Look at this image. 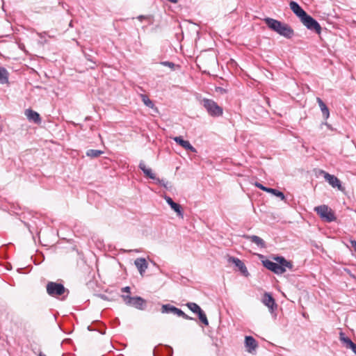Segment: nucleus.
I'll return each instance as SVG.
<instances>
[{"label":"nucleus","instance_id":"b1692460","mask_svg":"<svg viewBox=\"0 0 356 356\" xmlns=\"http://www.w3.org/2000/svg\"><path fill=\"white\" fill-rule=\"evenodd\" d=\"M9 73L8 70L3 67H0V83L5 84L8 83Z\"/></svg>","mask_w":356,"mask_h":356},{"label":"nucleus","instance_id":"9d476101","mask_svg":"<svg viewBox=\"0 0 356 356\" xmlns=\"http://www.w3.org/2000/svg\"><path fill=\"white\" fill-rule=\"evenodd\" d=\"M259 257L260 259H264V256L263 254H259ZM261 263L263 266L266 268L268 270L273 272L277 275H280V271H281V266L277 264L276 262H273L269 259H261Z\"/></svg>","mask_w":356,"mask_h":356},{"label":"nucleus","instance_id":"aec40b11","mask_svg":"<svg viewBox=\"0 0 356 356\" xmlns=\"http://www.w3.org/2000/svg\"><path fill=\"white\" fill-rule=\"evenodd\" d=\"M25 114L29 121L33 122L35 124L41 123L42 120L38 112L29 108L26 110Z\"/></svg>","mask_w":356,"mask_h":356},{"label":"nucleus","instance_id":"6ab92c4d","mask_svg":"<svg viewBox=\"0 0 356 356\" xmlns=\"http://www.w3.org/2000/svg\"><path fill=\"white\" fill-rule=\"evenodd\" d=\"M289 6L293 13L300 19L307 13L302 8L294 1H291Z\"/></svg>","mask_w":356,"mask_h":356},{"label":"nucleus","instance_id":"c85d7f7f","mask_svg":"<svg viewBox=\"0 0 356 356\" xmlns=\"http://www.w3.org/2000/svg\"><path fill=\"white\" fill-rule=\"evenodd\" d=\"M141 99L146 106L151 108H154V104L152 102V101L148 97L147 95H141Z\"/></svg>","mask_w":356,"mask_h":356},{"label":"nucleus","instance_id":"20e7f679","mask_svg":"<svg viewBox=\"0 0 356 356\" xmlns=\"http://www.w3.org/2000/svg\"><path fill=\"white\" fill-rule=\"evenodd\" d=\"M314 211L322 220L327 222L335 221L337 219L333 211L327 205L323 204L316 207L314 208Z\"/></svg>","mask_w":356,"mask_h":356},{"label":"nucleus","instance_id":"ddd939ff","mask_svg":"<svg viewBox=\"0 0 356 356\" xmlns=\"http://www.w3.org/2000/svg\"><path fill=\"white\" fill-rule=\"evenodd\" d=\"M324 174L325 179L333 187L337 188L339 190L342 191L343 189L341 184V181L334 175H330L328 172L322 171Z\"/></svg>","mask_w":356,"mask_h":356},{"label":"nucleus","instance_id":"f8f14e48","mask_svg":"<svg viewBox=\"0 0 356 356\" xmlns=\"http://www.w3.org/2000/svg\"><path fill=\"white\" fill-rule=\"evenodd\" d=\"M173 350L170 346L159 345L156 346L153 350L154 356H172Z\"/></svg>","mask_w":356,"mask_h":356},{"label":"nucleus","instance_id":"a211bd4d","mask_svg":"<svg viewBox=\"0 0 356 356\" xmlns=\"http://www.w3.org/2000/svg\"><path fill=\"white\" fill-rule=\"evenodd\" d=\"M229 261L232 262L245 277H248L249 275V273L245 265L241 259L232 257L229 259Z\"/></svg>","mask_w":356,"mask_h":356},{"label":"nucleus","instance_id":"a878e982","mask_svg":"<svg viewBox=\"0 0 356 356\" xmlns=\"http://www.w3.org/2000/svg\"><path fill=\"white\" fill-rule=\"evenodd\" d=\"M103 153L104 152L102 150L90 149L87 150L86 154L87 156L91 158H97L102 155Z\"/></svg>","mask_w":356,"mask_h":356},{"label":"nucleus","instance_id":"7ed1b4c3","mask_svg":"<svg viewBox=\"0 0 356 356\" xmlns=\"http://www.w3.org/2000/svg\"><path fill=\"white\" fill-rule=\"evenodd\" d=\"M300 20L308 30L321 34L322 28L320 24L311 15L306 13Z\"/></svg>","mask_w":356,"mask_h":356},{"label":"nucleus","instance_id":"c9c22d12","mask_svg":"<svg viewBox=\"0 0 356 356\" xmlns=\"http://www.w3.org/2000/svg\"><path fill=\"white\" fill-rule=\"evenodd\" d=\"M99 296H100L102 299H104V300H106V299H107V298L106 297V296H105V295L101 294V295H99Z\"/></svg>","mask_w":356,"mask_h":356},{"label":"nucleus","instance_id":"bb28decb","mask_svg":"<svg viewBox=\"0 0 356 356\" xmlns=\"http://www.w3.org/2000/svg\"><path fill=\"white\" fill-rule=\"evenodd\" d=\"M281 266V271H280V275H282L286 272V268H289V270H292L293 268V263L290 261H285L284 263H282L281 265H279Z\"/></svg>","mask_w":356,"mask_h":356},{"label":"nucleus","instance_id":"6e6552de","mask_svg":"<svg viewBox=\"0 0 356 356\" xmlns=\"http://www.w3.org/2000/svg\"><path fill=\"white\" fill-rule=\"evenodd\" d=\"M138 168L143 171L146 177L151 179L155 180L156 184L165 187V188H168V182L156 177L155 174L152 172V169L147 168L143 161L140 162Z\"/></svg>","mask_w":356,"mask_h":356},{"label":"nucleus","instance_id":"f257e3e1","mask_svg":"<svg viewBox=\"0 0 356 356\" xmlns=\"http://www.w3.org/2000/svg\"><path fill=\"white\" fill-rule=\"evenodd\" d=\"M263 20L269 29L281 36L291 39L294 35L293 29L287 24L270 17H265Z\"/></svg>","mask_w":356,"mask_h":356},{"label":"nucleus","instance_id":"393cba45","mask_svg":"<svg viewBox=\"0 0 356 356\" xmlns=\"http://www.w3.org/2000/svg\"><path fill=\"white\" fill-rule=\"evenodd\" d=\"M339 340L342 343L343 346L346 348H348L350 346H352L353 341L348 337H346L345 334L341 331L339 332Z\"/></svg>","mask_w":356,"mask_h":356},{"label":"nucleus","instance_id":"0eeeda50","mask_svg":"<svg viewBox=\"0 0 356 356\" xmlns=\"http://www.w3.org/2000/svg\"><path fill=\"white\" fill-rule=\"evenodd\" d=\"M161 311L163 314L171 313L186 320L195 321V318L188 316L181 309L170 304L163 305Z\"/></svg>","mask_w":356,"mask_h":356},{"label":"nucleus","instance_id":"4be33fe9","mask_svg":"<svg viewBox=\"0 0 356 356\" xmlns=\"http://www.w3.org/2000/svg\"><path fill=\"white\" fill-rule=\"evenodd\" d=\"M243 238L250 240L252 243H255L258 247L261 248H266L265 241L258 236L256 235H243Z\"/></svg>","mask_w":356,"mask_h":356},{"label":"nucleus","instance_id":"5701e85b","mask_svg":"<svg viewBox=\"0 0 356 356\" xmlns=\"http://www.w3.org/2000/svg\"><path fill=\"white\" fill-rule=\"evenodd\" d=\"M316 101L318 104V106L321 108V111L322 112V114L325 120H327L330 116V111L326 106V104L324 103V102L320 98L317 97Z\"/></svg>","mask_w":356,"mask_h":356},{"label":"nucleus","instance_id":"9b49d317","mask_svg":"<svg viewBox=\"0 0 356 356\" xmlns=\"http://www.w3.org/2000/svg\"><path fill=\"white\" fill-rule=\"evenodd\" d=\"M261 301L263 304L269 309L271 313L276 310L277 308V305L276 304L274 298L270 293L268 292L264 293Z\"/></svg>","mask_w":356,"mask_h":356},{"label":"nucleus","instance_id":"39448f33","mask_svg":"<svg viewBox=\"0 0 356 356\" xmlns=\"http://www.w3.org/2000/svg\"><path fill=\"white\" fill-rule=\"evenodd\" d=\"M121 297L128 306H132L140 310L145 309L146 307L145 300L140 296L131 297L129 295H122Z\"/></svg>","mask_w":356,"mask_h":356},{"label":"nucleus","instance_id":"7c9ffc66","mask_svg":"<svg viewBox=\"0 0 356 356\" xmlns=\"http://www.w3.org/2000/svg\"><path fill=\"white\" fill-rule=\"evenodd\" d=\"M273 259L276 261L277 265H281L282 263H284L286 259L282 256H276L273 257Z\"/></svg>","mask_w":356,"mask_h":356},{"label":"nucleus","instance_id":"cd10ccee","mask_svg":"<svg viewBox=\"0 0 356 356\" xmlns=\"http://www.w3.org/2000/svg\"><path fill=\"white\" fill-rule=\"evenodd\" d=\"M83 54L85 58L92 64V65H90V68L95 69L96 67V60L95 57L92 55L87 53L86 51H83Z\"/></svg>","mask_w":356,"mask_h":356},{"label":"nucleus","instance_id":"58836bf2","mask_svg":"<svg viewBox=\"0 0 356 356\" xmlns=\"http://www.w3.org/2000/svg\"><path fill=\"white\" fill-rule=\"evenodd\" d=\"M38 356H46L44 354H43L42 353H40V354L38 355Z\"/></svg>","mask_w":356,"mask_h":356},{"label":"nucleus","instance_id":"72a5a7b5","mask_svg":"<svg viewBox=\"0 0 356 356\" xmlns=\"http://www.w3.org/2000/svg\"><path fill=\"white\" fill-rule=\"evenodd\" d=\"M350 243H351L352 247L353 248L354 250L356 252V241L353 240L350 241Z\"/></svg>","mask_w":356,"mask_h":356},{"label":"nucleus","instance_id":"423d86ee","mask_svg":"<svg viewBox=\"0 0 356 356\" xmlns=\"http://www.w3.org/2000/svg\"><path fill=\"white\" fill-rule=\"evenodd\" d=\"M47 293L52 297L59 296L64 294L65 292L69 293V290L65 289L63 284L60 283L49 282L47 283Z\"/></svg>","mask_w":356,"mask_h":356},{"label":"nucleus","instance_id":"4468645a","mask_svg":"<svg viewBox=\"0 0 356 356\" xmlns=\"http://www.w3.org/2000/svg\"><path fill=\"white\" fill-rule=\"evenodd\" d=\"M165 200L170 208L177 213V216L181 218H184V211L180 204L175 202L172 199L167 195L164 197Z\"/></svg>","mask_w":356,"mask_h":356},{"label":"nucleus","instance_id":"c756f323","mask_svg":"<svg viewBox=\"0 0 356 356\" xmlns=\"http://www.w3.org/2000/svg\"><path fill=\"white\" fill-rule=\"evenodd\" d=\"M161 65L170 67L172 70H174L175 64L170 61H162L160 63Z\"/></svg>","mask_w":356,"mask_h":356},{"label":"nucleus","instance_id":"f704fd0d","mask_svg":"<svg viewBox=\"0 0 356 356\" xmlns=\"http://www.w3.org/2000/svg\"><path fill=\"white\" fill-rule=\"evenodd\" d=\"M168 1L171 2V3H176L178 2L179 0H168Z\"/></svg>","mask_w":356,"mask_h":356},{"label":"nucleus","instance_id":"e433bc0d","mask_svg":"<svg viewBox=\"0 0 356 356\" xmlns=\"http://www.w3.org/2000/svg\"><path fill=\"white\" fill-rule=\"evenodd\" d=\"M325 124L327 127L328 129H332L330 124H327V122H325Z\"/></svg>","mask_w":356,"mask_h":356},{"label":"nucleus","instance_id":"f03ea898","mask_svg":"<svg viewBox=\"0 0 356 356\" xmlns=\"http://www.w3.org/2000/svg\"><path fill=\"white\" fill-rule=\"evenodd\" d=\"M201 104L210 116L220 117L223 113L222 108L218 106L213 99L204 98Z\"/></svg>","mask_w":356,"mask_h":356},{"label":"nucleus","instance_id":"4c0bfd02","mask_svg":"<svg viewBox=\"0 0 356 356\" xmlns=\"http://www.w3.org/2000/svg\"><path fill=\"white\" fill-rule=\"evenodd\" d=\"M144 18H145V17L143 15H140V16L138 17V19H140V20H142Z\"/></svg>","mask_w":356,"mask_h":356},{"label":"nucleus","instance_id":"2f4dec72","mask_svg":"<svg viewBox=\"0 0 356 356\" xmlns=\"http://www.w3.org/2000/svg\"><path fill=\"white\" fill-rule=\"evenodd\" d=\"M348 349H350L356 355V343L353 342L352 346H350Z\"/></svg>","mask_w":356,"mask_h":356},{"label":"nucleus","instance_id":"dca6fc26","mask_svg":"<svg viewBox=\"0 0 356 356\" xmlns=\"http://www.w3.org/2000/svg\"><path fill=\"white\" fill-rule=\"evenodd\" d=\"M173 140L183 148L187 151L195 153L197 152L196 149L190 143L188 140H185L181 136H175Z\"/></svg>","mask_w":356,"mask_h":356},{"label":"nucleus","instance_id":"412c9836","mask_svg":"<svg viewBox=\"0 0 356 356\" xmlns=\"http://www.w3.org/2000/svg\"><path fill=\"white\" fill-rule=\"evenodd\" d=\"M134 264L137 267L140 275L143 276L148 267V264L146 259L143 257L137 258L134 261Z\"/></svg>","mask_w":356,"mask_h":356},{"label":"nucleus","instance_id":"473e14b6","mask_svg":"<svg viewBox=\"0 0 356 356\" xmlns=\"http://www.w3.org/2000/svg\"><path fill=\"white\" fill-rule=\"evenodd\" d=\"M121 291L122 292H126V293H130L131 288L129 286H125V287H123Z\"/></svg>","mask_w":356,"mask_h":356},{"label":"nucleus","instance_id":"2eb2a0df","mask_svg":"<svg viewBox=\"0 0 356 356\" xmlns=\"http://www.w3.org/2000/svg\"><path fill=\"white\" fill-rule=\"evenodd\" d=\"M254 185L259 189H261L265 192L272 193L275 196L280 197L282 200H284L285 199L284 194L280 191H278L275 188H268V187L264 186V185H262L261 184H260L259 182H256L254 184Z\"/></svg>","mask_w":356,"mask_h":356},{"label":"nucleus","instance_id":"1a4fd4ad","mask_svg":"<svg viewBox=\"0 0 356 356\" xmlns=\"http://www.w3.org/2000/svg\"><path fill=\"white\" fill-rule=\"evenodd\" d=\"M186 306L191 311L197 314L198 318L204 325H209V321L204 312L197 304L195 302H188L186 303Z\"/></svg>","mask_w":356,"mask_h":356},{"label":"nucleus","instance_id":"f3484780","mask_svg":"<svg viewBox=\"0 0 356 356\" xmlns=\"http://www.w3.org/2000/svg\"><path fill=\"white\" fill-rule=\"evenodd\" d=\"M245 346L248 353H253L257 348L258 343L253 337L246 336L245 337Z\"/></svg>","mask_w":356,"mask_h":356}]
</instances>
